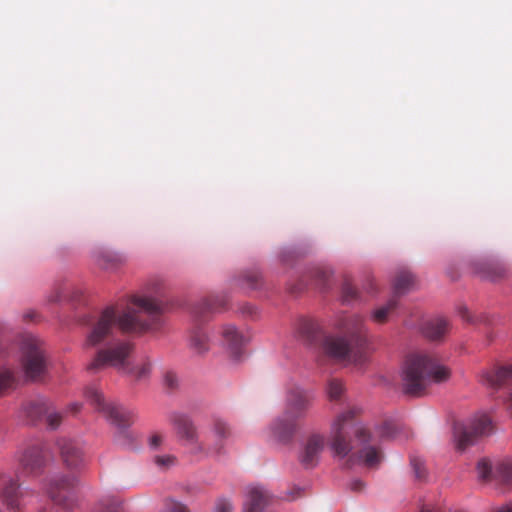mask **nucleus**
Wrapping results in <instances>:
<instances>
[{"instance_id": "f257e3e1", "label": "nucleus", "mask_w": 512, "mask_h": 512, "mask_svg": "<svg viewBox=\"0 0 512 512\" xmlns=\"http://www.w3.org/2000/svg\"><path fill=\"white\" fill-rule=\"evenodd\" d=\"M161 302L148 296H131L121 309L115 306L105 308L91 323L85 345L101 347L88 364L89 371H98L113 367L120 373H131V355L133 345L124 340L110 342L115 326L127 333H144L160 328L162 313Z\"/></svg>"}, {"instance_id": "f03ea898", "label": "nucleus", "mask_w": 512, "mask_h": 512, "mask_svg": "<svg viewBox=\"0 0 512 512\" xmlns=\"http://www.w3.org/2000/svg\"><path fill=\"white\" fill-rule=\"evenodd\" d=\"M360 411L356 406L349 407L334 418L330 426V447L336 456L347 457L353 449L350 440L353 432L361 447L349 456L346 465L351 467L359 463L368 468H376L381 463L383 454L379 447L371 444L372 436L367 428L355 424V417Z\"/></svg>"}, {"instance_id": "7ed1b4c3", "label": "nucleus", "mask_w": 512, "mask_h": 512, "mask_svg": "<svg viewBox=\"0 0 512 512\" xmlns=\"http://www.w3.org/2000/svg\"><path fill=\"white\" fill-rule=\"evenodd\" d=\"M340 327L344 336H326L322 341L323 352L333 360L363 367L369 358L364 319L350 315L341 320Z\"/></svg>"}, {"instance_id": "20e7f679", "label": "nucleus", "mask_w": 512, "mask_h": 512, "mask_svg": "<svg viewBox=\"0 0 512 512\" xmlns=\"http://www.w3.org/2000/svg\"><path fill=\"white\" fill-rule=\"evenodd\" d=\"M450 378V370L440 364L431 352L417 351L409 354L402 369L405 394L421 396L432 383H442Z\"/></svg>"}, {"instance_id": "39448f33", "label": "nucleus", "mask_w": 512, "mask_h": 512, "mask_svg": "<svg viewBox=\"0 0 512 512\" xmlns=\"http://www.w3.org/2000/svg\"><path fill=\"white\" fill-rule=\"evenodd\" d=\"M20 363L28 380L41 381L45 377L48 368L44 343L34 336L25 337L21 345Z\"/></svg>"}, {"instance_id": "423d86ee", "label": "nucleus", "mask_w": 512, "mask_h": 512, "mask_svg": "<svg viewBox=\"0 0 512 512\" xmlns=\"http://www.w3.org/2000/svg\"><path fill=\"white\" fill-rule=\"evenodd\" d=\"M78 484L77 476L57 473L44 480V491L55 506L70 510L78 502Z\"/></svg>"}, {"instance_id": "0eeeda50", "label": "nucleus", "mask_w": 512, "mask_h": 512, "mask_svg": "<svg viewBox=\"0 0 512 512\" xmlns=\"http://www.w3.org/2000/svg\"><path fill=\"white\" fill-rule=\"evenodd\" d=\"M85 397L98 412L121 432H124L133 424L135 420L134 412L115 402L106 401L102 392L97 388L88 387L85 390Z\"/></svg>"}, {"instance_id": "6e6552de", "label": "nucleus", "mask_w": 512, "mask_h": 512, "mask_svg": "<svg viewBox=\"0 0 512 512\" xmlns=\"http://www.w3.org/2000/svg\"><path fill=\"white\" fill-rule=\"evenodd\" d=\"M494 426L491 418L480 414L473 418L469 425L457 423L454 425V439L458 450H465L472 445L478 437L487 436L493 432Z\"/></svg>"}, {"instance_id": "1a4fd4ad", "label": "nucleus", "mask_w": 512, "mask_h": 512, "mask_svg": "<svg viewBox=\"0 0 512 512\" xmlns=\"http://www.w3.org/2000/svg\"><path fill=\"white\" fill-rule=\"evenodd\" d=\"M480 383L494 391L507 388L505 405L512 417V364L495 365L481 372Z\"/></svg>"}, {"instance_id": "9d476101", "label": "nucleus", "mask_w": 512, "mask_h": 512, "mask_svg": "<svg viewBox=\"0 0 512 512\" xmlns=\"http://www.w3.org/2000/svg\"><path fill=\"white\" fill-rule=\"evenodd\" d=\"M48 460V451L43 443L28 445L19 455V473L36 477L42 474Z\"/></svg>"}, {"instance_id": "9b49d317", "label": "nucleus", "mask_w": 512, "mask_h": 512, "mask_svg": "<svg viewBox=\"0 0 512 512\" xmlns=\"http://www.w3.org/2000/svg\"><path fill=\"white\" fill-rule=\"evenodd\" d=\"M57 446L66 468L80 471L85 467L86 457L81 441L63 437L57 441Z\"/></svg>"}, {"instance_id": "f8f14e48", "label": "nucleus", "mask_w": 512, "mask_h": 512, "mask_svg": "<svg viewBox=\"0 0 512 512\" xmlns=\"http://www.w3.org/2000/svg\"><path fill=\"white\" fill-rule=\"evenodd\" d=\"M233 433L225 421L215 419L211 427V443L202 442L198 445L199 454L219 455L224 452L227 441L232 437Z\"/></svg>"}, {"instance_id": "ddd939ff", "label": "nucleus", "mask_w": 512, "mask_h": 512, "mask_svg": "<svg viewBox=\"0 0 512 512\" xmlns=\"http://www.w3.org/2000/svg\"><path fill=\"white\" fill-rule=\"evenodd\" d=\"M169 421L176 435L187 444L192 445L195 454H199L198 445L202 442L199 441L198 430L192 419L184 413L174 412L170 415Z\"/></svg>"}, {"instance_id": "4468645a", "label": "nucleus", "mask_w": 512, "mask_h": 512, "mask_svg": "<svg viewBox=\"0 0 512 512\" xmlns=\"http://www.w3.org/2000/svg\"><path fill=\"white\" fill-rule=\"evenodd\" d=\"M313 400L314 397L310 392L294 388L288 393L285 412L299 420L305 416Z\"/></svg>"}, {"instance_id": "2eb2a0df", "label": "nucleus", "mask_w": 512, "mask_h": 512, "mask_svg": "<svg viewBox=\"0 0 512 512\" xmlns=\"http://www.w3.org/2000/svg\"><path fill=\"white\" fill-rule=\"evenodd\" d=\"M297 429L298 419L287 415L286 412L281 417L276 418L270 426L272 436L281 443L290 442Z\"/></svg>"}, {"instance_id": "dca6fc26", "label": "nucleus", "mask_w": 512, "mask_h": 512, "mask_svg": "<svg viewBox=\"0 0 512 512\" xmlns=\"http://www.w3.org/2000/svg\"><path fill=\"white\" fill-rule=\"evenodd\" d=\"M325 438L320 434H313L304 446L300 455V462L305 468H313L319 461V456L324 449Z\"/></svg>"}, {"instance_id": "f3484780", "label": "nucleus", "mask_w": 512, "mask_h": 512, "mask_svg": "<svg viewBox=\"0 0 512 512\" xmlns=\"http://www.w3.org/2000/svg\"><path fill=\"white\" fill-rule=\"evenodd\" d=\"M189 348L198 355H203L210 349V337L208 329L202 325L192 327L188 338Z\"/></svg>"}, {"instance_id": "a211bd4d", "label": "nucleus", "mask_w": 512, "mask_h": 512, "mask_svg": "<svg viewBox=\"0 0 512 512\" xmlns=\"http://www.w3.org/2000/svg\"><path fill=\"white\" fill-rule=\"evenodd\" d=\"M0 479L3 484V489L1 491V498L3 502L6 504L7 508L10 510L19 509V484L16 480L4 475H0Z\"/></svg>"}, {"instance_id": "6ab92c4d", "label": "nucleus", "mask_w": 512, "mask_h": 512, "mask_svg": "<svg viewBox=\"0 0 512 512\" xmlns=\"http://www.w3.org/2000/svg\"><path fill=\"white\" fill-rule=\"evenodd\" d=\"M449 331V322L444 318L427 320L421 327L423 336L431 341H440Z\"/></svg>"}, {"instance_id": "aec40b11", "label": "nucleus", "mask_w": 512, "mask_h": 512, "mask_svg": "<svg viewBox=\"0 0 512 512\" xmlns=\"http://www.w3.org/2000/svg\"><path fill=\"white\" fill-rule=\"evenodd\" d=\"M19 382V374L13 367L9 365L0 366V397H4L15 390Z\"/></svg>"}, {"instance_id": "412c9836", "label": "nucleus", "mask_w": 512, "mask_h": 512, "mask_svg": "<svg viewBox=\"0 0 512 512\" xmlns=\"http://www.w3.org/2000/svg\"><path fill=\"white\" fill-rule=\"evenodd\" d=\"M269 501V495L265 490L252 488L248 494V500L244 504L243 512H262Z\"/></svg>"}, {"instance_id": "4be33fe9", "label": "nucleus", "mask_w": 512, "mask_h": 512, "mask_svg": "<svg viewBox=\"0 0 512 512\" xmlns=\"http://www.w3.org/2000/svg\"><path fill=\"white\" fill-rule=\"evenodd\" d=\"M220 334L224 344L232 353L237 354L244 342V337L239 330L232 324H226L222 326Z\"/></svg>"}, {"instance_id": "5701e85b", "label": "nucleus", "mask_w": 512, "mask_h": 512, "mask_svg": "<svg viewBox=\"0 0 512 512\" xmlns=\"http://www.w3.org/2000/svg\"><path fill=\"white\" fill-rule=\"evenodd\" d=\"M22 411L29 421H38L44 416V412H48V401L44 398L27 401L23 404Z\"/></svg>"}, {"instance_id": "b1692460", "label": "nucleus", "mask_w": 512, "mask_h": 512, "mask_svg": "<svg viewBox=\"0 0 512 512\" xmlns=\"http://www.w3.org/2000/svg\"><path fill=\"white\" fill-rule=\"evenodd\" d=\"M297 333L303 341L313 344L320 336V329L315 321L303 318L297 324Z\"/></svg>"}, {"instance_id": "393cba45", "label": "nucleus", "mask_w": 512, "mask_h": 512, "mask_svg": "<svg viewBox=\"0 0 512 512\" xmlns=\"http://www.w3.org/2000/svg\"><path fill=\"white\" fill-rule=\"evenodd\" d=\"M414 284V276L407 270H400L393 281V296L396 299L408 292Z\"/></svg>"}, {"instance_id": "a878e982", "label": "nucleus", "mask_w": 512, "mask_h": 512, "mask_svg": "<svg viewBox=\"0 0 512 512\" xmlns=\"http://www.w3.org/2000/svg\"><path fill=\"white\" fill-rule=\"evenodd\" d=\"M509 272L508 267L504 263L491 262L484 265L483 271H479L483 278L490 281H497L504 278Z\"/></svg>"}, {"instance_id": "bb28decb", "label": "nucleus", "mask_w": 512, "mask_h": 512, "mask_svg": "<svg viewBox=\"0 0 512 512\" xmlns=\"http://www.w3.org/2000/svg\"><path fill=\"white\" fill-rule=\"evenodd\" d=\"M131 367L133 368V372L125 374L133 376L136 380H142L150 375L153 368V362L150 357L143 356L138 363L135 365L131 364Z\"/></svg>"}, {"instance_id": "cd10ccee", "label": "nucleus", "mask_w": 512, "mask_h": 512, "mask_svg": "<svg viewBox=\"0 0 512 512\" xmlns=\"http://www.w3.org/2000/svg\"><path fill=\"white\" fill-rule=\"evenodd\" d=\"M495 479L504 483H512V460L505 459L499 461L494 467Z\"/></svg>"}, {"instance_id": "c85d7f7f", "label": "nucleus", "mask_w": 512, "mask_h": 512, "mask_svg": "<svg viewBox=\"0 0 512 512\" xmlns=\"http://www.w3.org/2000/svg\"><path fill=\"white\" fill-rule=\"evenodd\" d=\"M397 307V299L395 297H391L388 302L375 309L372 313V319L379 323H385L388 319L389 314Z\"/></svg>"}, {"instance_id": "c756f323", "label": "nucleus", "mask_w": 512, "mask_h": 512, "mask_svg": "<svg viewBox=\"0 0 512 512\" xmlns=\"http://www.w3.org/2000/svg\"><path fill=\"white\" fill-rule=\"evenodd\" d=\"M476 471L478 479L480 481L489 482L492 479H495L494 467L492 466L491 462L486 458H483L477 462Z\"/></svg>"}, {"instance_id": "7c9ffc66", "label": "nucleus", "mask_w": 512, "mask_h": 512, "mask_svg": "<svg viewBox=\"0 0 512 512\" xmlns=\"http://www.w3.org/2000/svg\"><path fill=\"white\" fill-rule=\"evenodd\" d=\"M222 302L219 300L217 296H211L203 299L198 307L196 308L195 313L198 315H203L206 312H212L216 310L218 307L222 306Z\"/></svg>"}, {"instance_id": "2f4dec72", "label": "nucleus", "mask_w": 512, "mask_h": 512, "mask_svg": "<svg viewBox=\"0 0 512 512\" xmlns=\"http://www.w3.org/2000/svg\"><path fill=\"white\" fill-rule=\"evenodd\" d=\"M344 385L341 380L331 379L327 384V395L331 401H339L344 394Z\"/></svg>"}, {"instance_id": "473e14b6", "label": "nucleus", "mask_w": 512, "mask_h": 512, "mask_svg": "<svg viewBox=\"0 0 512 512\" xmlns=\"http://www.w3.org/2000/svg\"><path fill=\"white\" fill-rule=\"evenodd\" d=\"M95 512H125L121 502L117 499L102 500Z\"/></svg>"}, {"instance_id": "72a5a7b5", "label": "nucleus", "mask_w": 512, "mask_h": 512, "mask_svg": "<svg viewBox=\"0 0 512 512\" xmlns=\"http://www.w3.org/2000/svg\"><path fill=\"white\" fill-rule=\"evenodd\" d=\"M160 512H190V510L182 502L168 498L164 501L163 508Z\"/></svg>"}, {"instance_id": "f704fd0d", "label": "nucleus", "mask_w": 512, "mask_h": 512, "mask_svg": "<svg viewBox=\"0 0 512 512\" xmlns=\"http://www.w3.org/2000/svg\"><path fill=\"white\" fill-rule=\"evenodd\" d=\"M46 423L50 429H57L62 422V415L51 409L48 403V412H44Z\"/></svg>"}, {"instance_id": "c9c22d12", "label": "nucleus", "mask_w": 512, "mask_h": 512, "mask_svg": "<svg viewBox=\"0 0 512 512\" xmlns=\"http://www.w3.org/2000/svg\"><path fill=\"white\" fill-rule=\"evenodd\" d=\"M342 298L346 303H350L358 299V291L350 281H345L343 284Z\"/></svg>"}, {"instance_id": "e433bc0d", "label": "nucleus", "mask_w": 512, "mask_h": 512, "mask_svg": "<svg viewBox=\"0 0 512 512\" xmlns=\"http://www.w3.org/2000/svg\"><path fill=\"white\" fill-rule=\"evenodd\" d=\"M154 463L162 470H166L171 466L175 465L176 457L173 455H156L154 457Z\"/></svg>"}, {"instance_id": "4c0bfd02", "label": "nucleus", "mask_w": 512, "mask_h": 512, "mask_svg": "<svg viewBox=\"0 0 512 512\" xmlns=\"http://www.w3.org/2000/svg\"><path fill=\"white\" fill-rule=\"evenodd\" d=\"M411 466L414 471L415 478L419 481H422L426 478V469L424 466V462L419 458L411 459Z\"/></svg>"}, {"instance_id": "58836bf2", "label": "nucleus", "mask_w": 512, "mask_h": 512, "mask_svg": "<svg viewBox=\"0 0 512 512\" xmlns=\"http://www.w3.org/2000/svg\"><path fill=\"white\" fill-rule=\"evenodd\" d=\"M243 280L247 287L256 289L260 282V275L257 272H246L243 275Z\"/></svg>"}, {"instance_id": "ea45409f", "label": "nucleus", "mask_w": 512, "mask_h": 512, "mask_svg": "<svg viewBox=\"0 0 512 512\" xmlns=\"http://www.w3.org/2000/svg\"><path fill=\"white\" fill-rule=\"evenodd\" d=\"M396 425L392 421H385L379 428V433L382 437L390 438L396 433Z\"/></svg>"}, {"instance_id": "a19ab883", "label": "nucleus", "mask_w": 512, "mask_h": 512, "mask_svg": "<svg viewBox=\"0 0 512 512\" xmlns=\"http://www.w3.org/2000/svg\"><path fill=\"white\" fill-rule=\"evenodd\" d=\"M178 377L173 372H167L164 376L165 386L169 389H175L178 386Z\"/></svg>"}, {"instance_id": "79ce46f5", "label": "nucleus", "mask_w": 512, "mask_h": 512, "mask_svg": "<svg viewBox=\"0 0 512 512\" xmlns=\"http://www.w3.org/2000/svg\"><path fill=\"white\" fill-rule=\"evenodd\" d=\"M164 437L161 434L155 433L149 439V445L152 449H157L163 443Z\"/></svg>"}, {"instance_id": "37998d69", "label": "nucleus", "mask_w": 512, "mask_h": 512, "mask_svg": "<svg viewBox=\"0 0 512 512\" xmlns=\"http://www.w3.org/2000/svg\"><path fill=\"white\" fill-rule=\"evenodd\" d=\"M216 512H232V505L227 500H219L216 505Z\"/></svg>"}, {"instance_id": "c03bdc74", "label": "nucleus", "mask_w": 512, "mask_h": 512, "mask_svg": "<svg viewBox=\"0 0 512 512\" xmlns=\"http://www.w3.org/2000/svg\"><path fill=\"white\" fill-rule=\"evenodd\" d=\"M315 273V277L317 278V280L319 281V283L321 284H325L326 280L328 279L329 277V274L327 271H323V270H317L314 272Z\"/></svg>"}, {"instance_id": "a18cd8bd", "label": "nucleus", "mask_w": 512, "mask_h": 512, "mask_svg": "<svg viewBox=\"0 0 512 512\" xmlns=\"http://www.w3.org/2000/svg\"><path fill=\"white\" fill-rule=\"evenodd\" d=\"M364 486V482L359 479H355L350 483V488L353 491H361L364 488Z\"/></svg>"}, {"instance_id": "49530a36", "label": "nucleus", "mask_w": 512, "mask_h": 512, "mask_svg": "<svg viewBox=\"0 0 512 512\" xmlns=\"http://www.w3.org/2000/svg\"><path fill=\"white\" fill-rule=\"evenodd\" d=\"M461 316L463 319H465L467 322H474L473 317L471 316L470 312L467 308H463L461 311Z\"/></svg>"}, {"instance_id": "de8ad7c7", "label": "nucleus", "mask_w": 512, "mask_h": 512, "mask_svg": "<svg viewBox=\"0 0 512 512\" xmlns=\"http://www.w3.org/2000/svg\"><path fill=\"white\" fill-rule=\"evenodd\" d=\"M492 512H512V507L509 505H504V506L495 508Z\"/></svg>"}, {"instance_id": "09e8293b", "label": "nucleus", "mask_w": 512, "mask_h": 512, "mask_svg": "<svg viewBox=\"0 0 512 512\" xmlns=\"http://www.w3.org/2000/svg\"><path fill=\"white\" fill-rule=\"evenodd\" d=\"M36 317V314L33 311L26 312L23 315L24 320L26 321H32Z\"/></svg>"}, {"instance_id": "8fccbe9b", "label": "nucleus", "mask_w": 512, "mask_h": 512, "mask_svg": "<svg viewBox=\"0 0 512 512\" xmlns=\"http://www.w3.org/2000/svg\"><path fill=\"white\" fill-rule=\"evenodd\" d=\"M69 409H70L71 412L77 413L81 409V404L80 403H73V404H71L69 406Z\"/></svg>"}, {"instance_id": "3c124183", "label": "nucleus", "mask_w": 512, "mask_h": 512, "mask_svg": "<svg viewBox=\"0 0 512 512\" xmlns=\"http://www.w3.org/2000/svg\"><path fill=\"white\" fill-rule=\"evenodd\" d=\"M61 298L59 292H56L55 295L49 297L50 302H57Z\"/></svg>"}, {"instance_id": "603ef678", "label": "nucleus", "mask_w": 512, "mask_h": 512, "mask_svg": "<svg viewBox=\"0 0 512 512\" xmlns=\"http://www.w3.org/2000/svg\"><path fill=\"white\" fill-rule=\"evenodd\" d=\"M420 512H438V510L437 509L423 508Z\"/></svg>"}, {"instance_id": "864d4df0", "label": "nucleus", "mask_w": 512, "mask_h": 512, "mask_svg": "<svg viewBox=\"0 0 512 512\" xmlns=\"http://www.w3.org/2000/svg\"><path fill=\"white\" fill-rule=\"evenodd\" d=\"M248 313H249L250 315L255 314V308H254L253 306H249V307H248Z\"/></svg>"}]
</instances>
